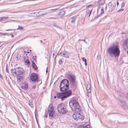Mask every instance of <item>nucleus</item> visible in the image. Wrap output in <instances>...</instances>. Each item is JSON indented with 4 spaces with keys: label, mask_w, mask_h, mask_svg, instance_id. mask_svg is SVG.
Returning a JSON list of instances; mask_svg holds the SVG:
<instances>
[{
    "label": "nucleus",
    "mask_w": 128,
    "mask_h": 128,
    "mask_svg": "<svg viewBox=\"0 0 128 128\" xmlns=\"http://www.w3.org/2000/svg\"><path fill=\"white\" fill-rule=\"evenodd\" d=\"M36 86H33L32 88V89H34L36 88Z\"/></svg>",
    "instance_id": "35"
},
{
    "label": "nucleus",
    "mask_w": 128,
    "mask_h": 128,
    "mask_svg": "<svg viewBox=\"0 0 128 128\" xmlns=\"http://www.w3.org/2000/svg\"><path fill=\"white\" fill-rule=\"evenodd\" d=\"M32 66L34 68L35 70H38V68L37 67L35 64L34 62L33 61L32 62Z\"/></svg>",
    "instance_id": "14"
},
{
    "label": "nucleus",
    "mask_w": 128,
    "mask_h": 128,
    "mask_svg": "<svg viewBox=\"0 0 128 128\" xmlns=\"http://www.w3.org/2000/svg\"><path fill=\"white\" fill-rule=\"evenodd\" d=\"M11 30V29H7V30H6V31H9V30Z\"/></svg>",
    "instance_id": "40"
},
{
    "label": "nucleus",
    "mask_w": 128,
    "mask_h": 128,
    "mask_svg": "<svg viewBox=\"0 0 128 128\" xmlns=\"http://www.w3.org/2000/svg\"><path fill=\"white\" fill-rule=\"evenodd\" d=\"M0 34H2L3 35H6L8 34L7 33H3L2 32H0Z\"/></svg>",
    "instance_id": "33"
},
{
    "label": "nucleus",
    "mask_w": 128,
    "mask_h": 128,
    "mask_svg": "<svg viewBox=\"0 0 128 128\" xmlns=\"http://www.w3.org/2000/svg\"><path fill=\"white\" fill-rule=\"evenodd\" d=\"M70 127H73V126H72V125H71L70 126Z\"/></svg>",
    "instance_id": "46"
},
{
    "label": "nucleus",
    "mask_w": 128,
    "mask_h": 128,
    "mask_svg": "<svg viewBox=\"0 0 128 128\" xmlns=\"http://www.w3.org/2000/svg\"><path fill=\"white\" fill-rule=\"evenodd\" d=\"M23 29V28L21 26H18V28H17V30L20 29L22 30Z\"/></svg>",
    "instance_id": "31"
},
{
    "label": "nucleus",
    "mask_w": 128,
    "mask_h": 128,
    "mask_svg": "<svg viewBox=\"0 0 128 128\" xmlns=\"http://www.w3.org/2000/svg\"><path fill=\"white\" fill-rule=\"evenodd\" d=\"M101 14H103L104 13V8H102L101 10Z\"/></svg>",
    "instance_id": "30"
},
{
    "label": "nucleus",
    "mask_w": 128,
    "mask_h": 128,
    "mask_svg": "<svg viewBox=\"0 0 128 128\" xmlns=\"http://www.w3.org/2000/svg\"><path fill=\"white\" fill-rule=\"evenodd\" d=\"M29 105L30 106L32 107H33L32 101V100H30L29 102Z\"/></svg>",
    "instance_id": "23"
},
{
    "label": "nucleus",
    "mask_w": 128,
    "mask_h": 128,
    "mask_svg": "<svg viewBox=\"0 0 128 128\" xmlns=\"http://www.w3.org/2000/svg\"><path fill=\"white\" fill-rule=\"evenodd\" d=\"M30 79L33 82H38V76L35 73H32L30 76Z\"/></svg>",
    "instance_id": "7"
},
{
    "label": "nucleus",
    "mask_w": 128,
    "mask_h": 128,
    "mask_svg": "<svg viewBox=\"0 0 128 128\" xmlns=\"http://www.w3.org/2000/svg\"><path fill=\"white\" fill-rule=\"evenodd\" d=\"M69 105L73 111H78L80 110V106L76 98H73L70 101Z\"/></svg>",
    "instance_id": "3"
},
{
    "label": "nucleus",
    "mask_w": 128,
    "mask_h": 128,
    "mask_svg": "<svg viewBox=\"0 0 128 128\" xmlns=\"http://www.w3.org/2000/svg\"><path fill=\"white\" fill-rule=\"evenodd\" d=\"M82 126L83 128H90V125L87 123L86 124Z\"/></svg>",
    "instance_id": "21"
},
{
    "label": "nucleus",
    "mask_w": 128,
    "mask_h": 128,
    "mask_svg": "<svg viewBox=\"0 0 128 128\" xmlns=\"http://www.w3.org/2000/svg\"><path fill=\"white\" fill-rule=\"evenodd\" d=\"M48 69V67H47V68H46V73H47V72H48V70H47V69Z\"/></svg>",
    "instance_id": "44"
},
{
    "label": "nucleus",
    "mask_w": 128,
    "mask_h": 128,
    "mask_svg": "<svg viewBox=\"0 0 128 128\" xmlns=\"http://www.w3.org/2000/svg\"><path fill=\"white\" fill-rule=\"evenodd\" d=\"M127 96L128 97V94H127Z\"/></svg>",
    "instance_id": "48"
},
{
    "label": "nucleus",
    "mask_w": 128,
    "mask_h": 128,
    "mask_svg": "<svg viewBox=\"0 0 128 128\" xmlns=\"http://www.w3.org/2000/svg\"><path fill=\"white\" fill-rule=\"evenodd\" d=\"M84 0H83L82 1V2H83Z\"/></svg>",
    "instance_id": "47"
},
{
    "label": "nucleus",
    "mask_w": 128,
    "mask_h": 128,
    "mask_svg": "<svg viewBox=\"0 0 128 128\" xmlns=\"http://www.w3.org/2000/svg\"><path fill=\"white\" fill-rule=\"evenodd\" d=\"M10 35L12 37H13L14 36L13 35V34H10Z\"/></svg>",
    "instance_id": "43"
},
{
    "label": "nucleus",
    "mask_w": 128,
    "mask_h": 128,
    "mask_svg": "<svg viewBox=\"0 0 128 128\" xmlns=\"http://www.w3.org/2000/svg\"><path fill=\"white\" fill-rule=\"evenodd\" d=\"M65 13V11L62 10L60 11L58 14L60 16H62L64 15Z\"/></svg>",
    "instance_id": "20"
},
{
    "label": "nucleus",
    "mask_w": 128,
    "mask_h": 128,
    "mask_svg": "<svg viewBox=\"0 0 128 128\" xmlns=\"http://www.w3.org/2000/svg\"><path fill=\"white\" fill-rule=\"evenodd\" d=\"M15 71H14V70H12V74L14 76L17 75V71H16L15 70Z\"/></svg>",
    "instance_id": "25"
},
{
    "label": "nucleus",
    "mask_w": 128,
    "mask_h": 128,
    "mask_svg": "<svg viewBox=\"0 0 128 128\" xmlns=\"http://www.w3.org/2000/svg\"><path fill=\"white\" fill-rule=\"evenodd\" d=\"M60 56L64 57L65 58H68L69 56L67 54L64 53L62 54V53H60Z\"/></svg>",
    "instance_id": "11"
},
{
    "label": "nucleus",
    "mask_w": 128,
    "mask_h": 128,
    "mask_svg": "<svg viewBox=\"0 0 128 128\" xmlns=\"http://www.w3.org/2000/svg\"><path fill=\"white\" fill-rule=\"evenodd\" d=\"M23 76H18L17 77V81L18 82H20L21 81L22 79H23Z\"/></svg>",
    "instance_id": "19"
},
{
    "label": "nucleus",
    "mask_w": 128,
    "mask_h": 128,
    "mask_svg": "<svg viewBox=\"0 0 128 128\" xmlns=\"http://www.w3.org/2000/svg\"><path fill=\"white\" fill-rule=\"evenodd\" d=\"M27 52L28 53H29V52Z\"/></svg>",
    "instance_id": "50"
},
{
    "label": "nucleus",
    "mask_w": 128,
    "mask_h": 128,
    "mask_svg": "<svg viewBox=\"0 0 128 128\" xmlns=\"http://www.w3.org/2000/svg\"><path fill=\"white\" fill-rule=\"evenodd\" d=\"M57 108L58 111L60 114L66 113L68 112L66 105L63 103L58 105Z\"/></svg>",
    "instance_id": "5"
},
{
    "label": "nucleus",
    "mask_w": 128,
    "mask_h": 128,
    "mask_svg": "<svg viewBox=\"0 0 128 128\" xmlns=\"http://www.w3.org/2000/svg\"><path fill=\"white\" fill-rule=\"evenodd\" d=\"M124 45H126V47L128 49V38L124 42Z\"/></svg>",
    "instance_id": "22"
},
{
    "label": "nucleus",
    "mask_w": 128,
    "mask_h": 128,
    "mask_svg": "<svg viewBox=\"0 0 128 128\" xmlns=\"http://www.w3.org/2000/svg\"><path fill=\"white\" fill-rule=\"evenodd\" d=\"M80 114V113H76V114H74L72 115V117L73 118L74 120H78V118H79V117Z\"/></svg>",
    "instance_id": "10"
},
{
    "label": "nucleus",
    "mask_w": 128,
    "mask_h": 128,
    "mask_svg": "<svg viewBox=\"0 0 128 128\" xmlns=\"http://www.w3.org/2000/svg\"><path fill=\"white\" fill-rule=\"evenodd\" d=\"M40 41H41V42H42V40H41Z\"/></svg>",
    "instance_id": "51"
},
{
    "label": "nucleus",
    "mask_w": 128,
    "mask_h": 128,
    "mask_svg": "<svg viewBox=\"0 0 128 128\" xmlns=\"http://www.w3.org/2000/svg\"><path fill=\"white\" fill-rule=\"evenodd\" d=\"M9 18L8 17H3L0 19V21L1 20H4L8 18Z\"/></svg>",
    "instance_id": "29"
},
{
    "label": "nucleus",
    "mask_w": 128,
    "mask_h": 128,
    "mask_svg": "<svg viewBox=\"0 0 128 128\" xmlns=\"http://www.w3.org/2000/svg\"><path fill=\"white\" fill-rule=\"evenodd\" d=\"M0 78L1 79H2V77L0 74Z\"/></svg>",
    "instance_id": "42"
},
{
    "label": "nucleus",
    "mask_w": 128,
    "mask_h": 128,
    "mask_svg": "<svg viewBox=\"0 0 128 128\" xmlns=\"http://www.w3.org/2000/svg\"><path fill=\"white\" fill-rule=\"evenodd\" d=\"M108 52L111 58H118L120 52L119 46L114 44L109 46L108 49Z\"/></svg>",
    "instance_id": "2"
},
{
    "label": "nucleus",
    "mask_w": 128,
    "mask_h": 128,
    "mask_svg": "<svg viewBox=\"0 0 128 128\" xmlns=\"http://www.w3.org/2000/svg\"><path fill=\"white\" fill-rule=\"evenodd\" d=\"M16 70L17 71V75L18 76H23L24 70L22 69L21 68H17L16 69Z\"/></svg>",
    "instance_id": "8"
},
{
    "label": "nucleus",
    "mask_w": 128,
    "mask_h": 128,
    "mask_svg": "<svg viewBox=\"0 0 128 128\" xmlns=\"http://www.w3.org/2000/svg\"><path fill=\"white\" fill-rule=\"evenodd\" d=\"M6 72H8V70L7 68V66L6 68Z\"/></svg>",
    "instance_id": "36"
},
{
    "label": "nucleus",
    "mask_w": 128,
    "mask_h": 128,
    "mask_svg": "<svg viewBox=\"0 0 128 128\" xmlns=\"http://www.w3.org/2000/svg\"><path fill=\"white\" fill-rule=\"evenodd\" d=\"M78 118L79 120H83L84 119V117H83V116L82 115L80 114L79 117Z\"/></svg>",
    "instance_id": "27"
},
{
    "label": "nucleus",
    "mask_w": 128,
    "mask_h": 128,
    "mask_svg": "<svg viewBox=\"0 0 128 128\" xmlns=\"http://www.w3.org/2000/svg\"><path fill=\"white\" fill-rule=\"evenodd\" d=\"M57 27L58 28H59L60 29H61V30H62V28L60 27H58V26H57Z\"/></svg>",
    "instance_id": "41"
},
{
    "label": "nucleus",
    "mask_w": 128,
    "mask_h": 128,
    "mask_svg": "<svg viewBox=\"0 0 128 128\" xmlns=\"http://www.w3.org/2000/svg\"><path fill=\"white\" fill-rule=\"evenodd\" d=\"M82 60L83 61H84V64L86 66L87 65V63L86 62V58H82Z\"/></svg>",
    "instance_id": "26"
},
{
    "label": "nucleus",
    "mask_w": 128,
    "mask_h": 128,
    "mask_svg": "<svg viewBox=\"0 0 128 128\" xmlns=\"http://www.w3.org/2000/svg\"><path fill=\"white\" fill-rule=\"evenodd\" d=\"M117 6H118L119 4V3L118 2H117Z\"/></svg>",
    "instance_id": "45"
},
{
    "label": "nucleus",
    "mask_w": 128,
    "mask_h": 128,
    "mask_svg": "<svg viewBox=\"0 0 128 128\" xmlns=\"http://www.w3.org/2000/svg\"><path fill=\"white\" fill-rule=\"evenodd\" d=\"M54 98H56V96H54Z\"/></svg>",
    "instance_id": "49"
},
{
    "label": "nucleus",
    "mask_w": 128,
    "mask_h": 128,
    "mask_svg": "<svg viewBox=\"0 0 128 128\" xmlns=\"http://www.w3.org/2000/svg\"><path fill=\"white\" fill-rule=\"evenodd\" d=\"M76 16L73 17L71 18V22L72 23H74L76 20Z\"/></svg>",
    "instance_id": "15"
},
{
    "label": "nucleus",
    "mask_w": 128,
    "mask_h": 128,
    "mask_svg": "<svg viewBox=\"0 0 128 128\" xmlns=\"http://www.w3.org/2000/svg\"><path fill=\"white\" fill-rule=\"evenodd\" d=\"M58 8H55V9H52L50 10L51 11H50L49 12L50 13H51L52 12H54L55 11H56V10H58Z\"/></svg>",
    "instance_id": "28"
},
{
    "label": "nucleus",
    "mask_w": 128,
    "mask_h": 128,
    "mask_svg": "<svg viewBox=\"0 0 128 128\" xmlns=\"http://www.w3.org/2000/svg\"><path fill=\"white\" fill-rule=\"evenodd\" d=\"M126 52L128 55V49H126Z\"/></svg>",
    "instance_id": "37"
},
{
    "label": "nucleus",
    "mask_w": 128,
    "mask_h": 128,
    "mask_svg": "<svg viewBox=\"0 0 128 128\" xmlns=\"http://www.w3.org/2000/svg\"><path fill=\"white\" fill-rule=\"evenodd\" d=\"M86 88L88 92H90L91 86L90 84H88L86 85Z\"/></svg>",
    "instance_id": "12"
},
{
    "label": "nucleus",
    "mask_w": 128,
    "mask_h": 128,
    "mask_svg": "<svg viewBox=\"0 0 128 128\" xmlns=\"http://www.w3.org/2000/svg\"><path fill=\"white\" fill-rule=\"evenodd\" d=\"M120 104L122 106L123 108L125 109H128V106L125 101L121 102Z\"/></svg>",
    "instance_id": "9"
},
{
    "label": "nucleus",
    "mask_w": 128,
    "mask_h": 128,
    "mask_svg": "<svg viewBox=\"0 0 128 128\" xmlns=\"http://www.w3.org/2000/svg\"><path fill=\"white\" fill-rule=\"evenodd\" d=\"M24 62H25L26 64L28 66L30 65V62L28 59H25L24 60Z\"/></svg>",
    "instance_id": "17"
},
{
    "label": "nucleus",
    "mask_w": 128,
    "mask_h": 128,
    "mask_svg": "<svg viewBox=\"0 0 128 128\" xmlns=\"http://www.w3.org/2000/svg\"><path fill=\"white\" fill-rule=\"evenodd\" d=\"M48 113L50 116L54 117L55 118L57 117L56 116V113L54 110V108L50 104L48 108Z\"/></svg>",
    "instance_id": "6"
},
{
    "label": "nucleus",
    "mask_w": 128,
    "mask_h": 128,
    "mask_svg": "<svg viewBox=\"0 0 128 128\" xmlns=\"http://www.w3.org/2000/svg\"><path fill=\"white\" fill-rule=\"evenodd\" d=\"M124 10V9H121L119 10H118V11L119 12L120 11H122Z\"/></svg>",
    "instance_id": "39"
},
{
    "label": "nucleus",
    "mask_w": 128,
    "mask_h": 128,
    "mask_svg": "<svg viewBox=\"0 0 128 128\" xmlns=\"http://www.w3.org/2000/svg\"><path fill=\"white\" fill-rule=\"evenodd\" d=\"M92 12V10H87L86 12V16H87L88 17H89L90 15V14Z\"/></svg>",
    "instance_id": "13"
},
{
    "label": "nucleus",
    "mask_w": 128,
    "mask_h": 128,
    "mask_svg": "<svg viewBox=\"0 0 128 128\" xmlns=\"http://www.w3.org/2000/svg\"><path fill=\"white\" fill-rule=\"evenodd\" d=\"M68 78L70 83V88L74 90H76V86L75 82L76 79L75 76L73 74H69L68 76Z\"/></svg>",
    "instance_id": "4"
},
{
    "label": "nucleus",
    "mask_w": 128,
    "mask_h": 128,
    "mask_svg": "<svg viewBox=\"0 0 128 128\" xmlns=\"http://www.w3.org/2000/svg\"><path fill=\"white\" fill-rule=\"evenodd\" d=\"M124 2L122 3L121 4V8L124 7Z\"/></svg>",
    "instance_id": "32"
},
{
    "label": "nucleus",
    "mask_w": 128,
    "mask_h": 128,
    "mask_svg": "<svg viewBox=\"0 0 128 128\" xmlns=\"http://www.w3.org/2000/svg\"><path fill=\"white\" fill-rule=\"evenodd\" d=\"M80 40L81 41H84L85 42V40Z\"/></svg>",
    "instance_id": "38"
},
{
    "label": "nucleus",
    "mask_w": 128,
    "mask_h": 128,
    "mask_svg": "<svg viewBox=\"0 0 128 128\" xmlns=\"http://www.w3.org/2000/svg\"><path fill=\"white\" fill-rule=\"evenodd\" d=\"M60 64H61L62 63V61L61 60H60L59 62Z\"/></svg>",
    "instance_id": "34"
},
{
    "label": "nucleus",
    "mask_w": 128,
    "mask_h": 128,
    "mask_svg": "<svg viewBox=\"0 0 128 128\" xmlns=\"http://www.w3.org/2000/svg\"><path fill=\"white\" fill-rule=\"evenodd\" d=\"M60 90L62 92L57 94L58 98L63 100L71 95L72 91L70 90H67L68 88V81L67 79H64L60 82Z\"/></svg>",
    "instance_id": "1"
},
{
    "label": "nucleus",
    "mask_w": 128,
    "mask_h": 128,
    "mask_svg": "<svg viewBox=\"0 0 128 128\" xmlns=\"http://www.w3.org/2000/svg\"><path fill=\"white\" fill-rule=\"evenodd\" d=\"M22 87L24 89H26L28 87V86L27 84H24L22 86Z\"/></svg>",
    "instance_id": "24"
},
{
    "label": "nucleus",
    "mask_w": 128,
    "mask_h": 128,
    "mask_svg": "<svg viewBox=\"0 0 128 128\" xmlns=\"http://www.w3.org/2000/svg\"><path fill=\"white\" fill-rule=\"evenodd\" d=\"M112 3L110 2H109L108 4V6L110 9V10H114L113 7L112 6Z\"/></svg>",
    "instance_id": "16"
},
{
    "label": "nucleus",
    "mask_w": 128,
    "mask_h": 128,
    "mask_svg": "<svg viewBox=\"0 0 128 128\" xmlns=\"http://www.w3.org/2000/svg\"><path fill=\"white\" fill-rule=\"evenodd\" d=\"M105 2L104 0H99L98 2V4L100 5L103 4Z\"/></svg>",
    "instance_id": "18"
}]
</instances>
